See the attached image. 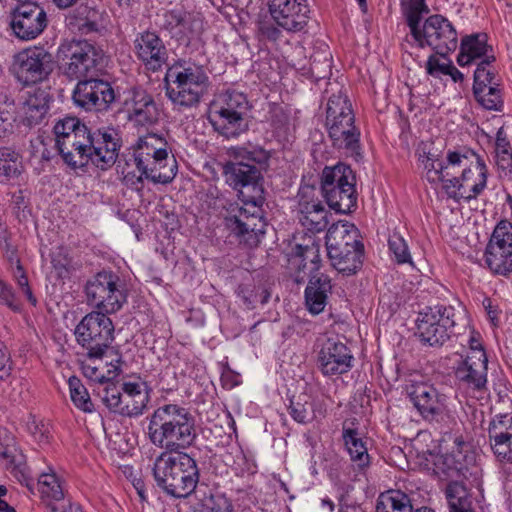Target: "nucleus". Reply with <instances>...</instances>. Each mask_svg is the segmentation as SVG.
Masks as SVG:
<instances>
[{
    "mask_svg": "<svg viewBox=\"0 0 512 512\" xmlns=\"http://www.w3.org/2000/svg\"><path fill=\"white\" fill-rule=\"evenodd\" d=\"M147 435L154 446L164 449L152 468L157 486L175 498L188 497L200 478L196 460L184 452L197 439L196 418L183 406L164 404L149 417Z\"/></svg>",
    "mask_w": 512,
    "mask_h": 512,
    "instance_id": "nucleus-1",
    "label": "nucleus"
},
{
    "mask_svg": "<svg viewBox=\"0 0 512 512\" xmlns=\"http://www.w3.org/2000/svg\"><path fill=\"white\" fill-rule=\"evenodd\" d=\"M53 130L59 154L74 169L92 164L105 171L115 164L122 146L117 129L102 127L92 130L77 117L59 120Z\"/></svg>",
    "mask_w": 512,
    "mask_h": 512,
    "instance_id": "nucleus-2",
    "label": "nucleus"
},
{
    "mask_svg": "<svg viewBox=\"0 0 512 512\" xmlns=\"http://www.w3.org/2000/svg\"><path fill=\"white\" fill-rule=\"evenodd\" d=\"M262 170L254 164L227 162L223 167L226 182L238 190L239 199L250 205L252 210L245 207H235L225 217L226 227L236 241L247 248L257 247L260 235L265 233V223L260 215V206L264 201L262 187Z\"/></svg>",
    "mask_w": 512,
    "mask_h": 512,
    "instance_id": "nucleus-3",
    "label": "nucleus"
},
{
    "mask_svg": "<svg viewBox=\"0 0 512 512\" xmlns=\"http://www.w3.org/2000/svg\"><path fill=\"white\" fill-rule=\"evenodd\" d=\"M326 248L331 264L338 272L352 275L362 267L364 245L354 224L347 221L332 224L326 234Z\"/></svg>",
    "mask_w": 512,
    "mask_h": 512,
    "instance_id": "nucleus-4",
    "label": "nucleus"
},
{
    "mask_svg": "<svg viewBox=\"0 0 512 512\" xmlns=\"http://www.w3.org/2000/svg\"><path fill=\"white\" fill-rule=\"evenodd\" d=\"M447 161L452 167L462 168L460 177H452L443 185L450 197L469 202L482 193L487 184L488 170L484 160L473 150L464 153L451 151Z\"/></svg>",
    "mask_w": 512,
    "mask_h": 512,
    "instance_id": "nucleus-5",
    "label": "nucleus"
},
{
    "mask_svg": "<svg viewBox=\"0 0 512 512\" xmlns=\"http://www.w3.org/2000/svg\"><path fill=\"white\" fill-rule=\"evenodd\" d=\"M166 95L180 109L197 106L207 92L209 78L200 67L172 65L165 76Z\"/></svg>",
    "mask_w": 512,
    "mask_h": 512,
    "instance_id": "nucleus-6",
    "label": "nucleus"
},
{
    "mask_svg": "<svg viewBox=\"0 0 512 512\" xmlns=\"http://www.w3.org/2000/svg\"><path fill=\"white\" fill-rule=\"evenodd\" d=\"M249 109L244 93L228 90L211 104L208 120L219 135L227 139L237 138L248 130Z\"/></svg>",
    "mask_w": 512,
    "mask_h": 512,
    "instance_id": "nucleus-7",
    "label": "nucleus"
},
{
    "mask_svg": "<svg viewBox=\"0 0 512 512\" xmlns=\"http://www.w3.org/2000/svg\"><path fill=\"white\" fill-rule=\"evenodd\" d=\"M114 331L108 313L92 311L76 325L74 335L77 344L86 351L87 358L93 360L106 355L115 339Z\"/></svg>",
    "mask_w": 512,
    "mask_h": 512,
    "instance_id": "nucleus-8",
    "label": "nucleus"
},
{
    "mask_svg": "<svg viewBox=\"0 0 512 512\" xmlns=\"http://www.w3.org/2000/svg\"><path fill=\"white\" fill-rule=\"evenodd\" d=\"M63 74L70 80L98 76L102 69L103 52L86 40H71L59 47Z\"/></svg>",
    "mask_w": 512,
    "mask_h": 512,
    "instance_id": "nucleus-9",
    "label": "nucleus"
},
{
    "mask_svg": "<svg viewBox=\"0 0 512 512\" xmlns=\"http://www.w3.org/2000/svg\"><path fill=\"white\" fill-rule=\"evenodd\" d=\"M87 302L108 314L119 311L127 301L120 277L112 271L102 270L85 285Z\"/></svg>",
    "mask_w": 512,
    "mask_h": 512,
    "instance_id": "nucleus-10",
    "label": "nucleus"
},
{
    "mask_svg": "<svg viewBox=\"0 0 512 512\" xmlns=\"http://www.w3.org/2000/svg\"><path fill=\"white\" fill-rule=\"evenodd\" d=\"M454 309L437 305L419 312L416 320V335L423 344L441 347L450 338L455 326Z\"/></svg>",
    "mask_w": 512,
    "mask_h": 512,
    "instance_id": "nucleus-11",
    "label": "nucleus"
},
{
    "mask_svg": "<svg viewBox=\"0 0 512 512\" xmlns=\"http://www.w3.org/2000/svg\"><path fill=\"white\" fill-rule=\"evenodd\" d=\"M11 70L24 85L46 80L54 70V57L44 47L23 49L14 56Z\"/></svg>",
    "mask_w": 512,
    "mask_h": 512,
    "instance_id": "nucleus-12",
    "label": "nucleus"
},
{
    "mask_svg": "<svg viewBox=\"0 0 512 512\" xmlns=\"http://www.w3.org/2000/svg\"><path fill=\"white\" fill-rule=\"evenodd\" d=\"M407 394L423 420L441 424L450 418L448 396L427 382H413Z\"/></svg>",
    "mask_w": 512,
    "mask_h": 512,
    "instance_id": "nucleus-13",
    "label": "nucleus"
},
{
    "mask_svg": "<svg viewBox=\"0 0 512 512\" xmlns=\"http://www.w3.org/2000/svg\"><path fill=\"white\" fill-rule=\"evenodd\" d=\"M413 38L419 47L428 45L442 57L454 51L458 44L457 31L452 23L440 14L429 16L423 26H419V35Z\"/></svg>",
    "mask_w": 512,
    "mask_h": 512,
    "instance_id": "nucleus-14",
    "label": "nucleus"
},
{
    "mask_svg": "<svg viewBox=\"0 0 512 512\" xmlns=\"http://www.w3.org/2000/svg\"><path fill=\"white\" fill-rule=\"evenodd\" d=\"M72 99L76 106L85 111L102 112L111 108L116 94L110 82L93 76L78 81Z\"/></svg>",
    "mask_w": 512,
    "mask_h": 512,
    "instance_id": "nucleus-15",
    "label": "nucleus"
},
{
    "mask_svg": "<svg viewBox=\"0 0 512 512\" xmlns=\"http://www.w3.org/2000/svg\"><path fill=\"white\" fill-rule=\"evenodd\" d=\"M485 262L487 267L498 275L506 276L512 272V224L500 221L486 246Z\"/></svg>",
    "mask_w": 512,
    "mask_h": 512,
    "instance_id": "nucleus-16",
    "label": "nucleus"
},
{
    "mask_svg": "<svg viewBox=\"0 0 512 512\" xmlns=\"http://www.w3.org/2000/svg\"><path fill=\"white\" fill-rule=\"evenodd\" d=\"M11 12L10 26L21 40L37 38L47 27L48 19L43 7L30 0L18 1Z\"/></svg>",
    "mask_w": 512,
    "mask_h": 512,
    "instance_id": "nucleus-17",
    "label": "nucleus"
},
{
    "mask_svg": "<svg viewBox=\"0 0 512 512\" xmlns=\"http://www.w3.org/2000/svg\"><path fill=\"white\" fill-rule=\"evenodd\" d=\"M123 108L127 120L135 127L148 129L160 120L161 110L154 96L141 87L128 91Z\"/></svg>",
    "mask_w": 512,
    "mask_h": 512,
    "instance_id": "nucleus-18",
    "label": "nucleus"
},
{
    "mask_svg": "<svg viewBox=\"0 0 512 512\" xmlns=\"http://www.w3.org/2000/svg\"><path fill=\"white\" fill-rule=\"evenodd\" d=\"M454 444L450 453L437 455L434 459L433 471L441 480L466 478L469 467L474 464V454L462 437H456Z\"/></svg>",
    "mask_w": 512,
    "mask_h": 512,
    "instance_id": "nucleus-19",
    "label": "nucleus"
},
{
    "mask_svg": "<svg viewBox=\"0 0 512 512\" xmlns=\"http://www.w3.org/2000/svg\"><path fill=\"white\" fill-rule=\"evenodd\" d=\"M268 7L272 18L286 32H301L308 24L306 0H269Z\"/></svg>",
    "mask_w": 512,
    "mask_h": 512,
    "instance_id": "nucleus-20",
    "label": "nucleus"
},
{
    "mask_svg": "<svg viewBox=\"0 0 512 512\" xmlns=\"http://www.w3.org/2000/svg\"><path fill=\"white\" fill-rule=\"evenodd\" d=\"M354 357L346 344L336 338H328L321 345L317 363L325 376L341 375L353 367Z\"/></svg>",
    "mask_w": 512,
    "mask_h": 512,
    "instance_id": "nucleus-21",
    "label": "nucleus"
},
{
    "mask_svg": "<svg viewBox=\"0 0 512 512\" xmlns=\"http://www.w3.org/2000/svg\"><path fill=\"white\" fill-rule=\"evenodd\" d=\"M136 57L148 70L159 71L168 59L163 40L154 31L138 33L133 42Z\"/></svg>",
    "mask_w": 512,
    "mask_h": 512,
    "instance_id": "nucleus-22",
    "label": "nucleus"
},
{
    "mask_svg": "<svg viewBox=\"0 0 512 512\" xmlns=\"http://www.w3.org/2000/svg\"><path fill=\"white\" fill-rule=\"evenodd\" d=\"M487 364V355L482 351H477L476 355H468L455 370V378L459 387L473 391L485 390Z\"/></svg>",
    "mask_w": 512,
    "mask_h": 512,
    "instance_id": "nucleus-23",
    "label": "nucleus"
},
{
    "mask_svg": "<svg viewBox=\"0 0 512 512\" xmlns=\"http://www.w3.org/2000/svg\"><path fill=\"white\" fill-rule=\"evenodd\" d=\"M310 244H297L293 249V255L289 259L290 269H295L296 274L294 280L296 283H303V275L301 272L309 267V274H321L319 272L321 267L320 258V245L315 242L311 237L309 238Z\"/></svg>",
    "mask_w": 512,
    "mask_h": 512,
    "instance_id": "nucleus-24",
    "label": "nucleus"
},
{
    "mask_svg": "<svg viewBox=\"0 0 512 512\" xmlns=\"http://www.w3.org/2000/svg\"><path fill=\"white\" fill-rule=\"evenodd\" d=\"M162 20L161 28L178 41L189 43L195 34L197 19L183 8L166 10Z\"/></svg>",
    "mask_w": 512,
    "mask_h": 512,
    "instance_id": "nucleus-25",
    "label": "nucleus"
},
{
    "mask_svg": "<svg viewBox=\"0 0 512 512\" xmlns=\"http://www.w3.org/2000/svg\"><path fill=\"white\" fill-rule=\"evenodd\" d=\"M331 279L326 274H313L310 276L305 289V302L312 314L321 313L327 303L328 294L331 293Z\"/></svg>",
    "mask_w": 512,
    "mask_h": 512,
    "instance_id": "nucleus-26",
    "label": "nucleus"
},
{
    "mask_svg": "<svg viewBox=\"0 0 512 512\" xmlns=\"http://www.w3.org/2000/svg\"><path fill=\"white\" fill-rule=\"evenodd\" d=\"M342 438L351 461L359 472L364 473L370 466V456L366 442L357 429L346 428L345 426H343Z\"/></svg>",
    "mask_w": 512,
    "mask_h": 512,
    "instance_id": "nucleus-27",
    "label": "nucleus"
},
{
    "mask_svg": "<svg viewBox=\"0 0 512 512\" xmlns=\"http://www.w3.org/2000/svg\"><path fill=\"white\" fill-rule=\"evenodd\" d=\"M492 47L487 44V35L484 33L465 36L461 40L460 53L457 57V63L460 66H466L479 58L491 57L488 51Z\"/></svg>",
    "mask_w": 512,
    "mask_h": 512,
    "instance_id": "nucleus-28",
    "label": "nucleus"
},
{
    "mask_svg": "<svg viewBox=\"0 0 512 512\" xmlns=\"http://www.w3.org/2000/svg\"><path fill=\"white\" fill-rule=\"evenodd\" d=\"M99 12L88 2L81 3L66 17L68 27L82 34L98 30Z\"/></svg>",
    "mask_w": 512,
    "mask_h": 512,
    "instance_id": "nucleus-29",
    "label": "nucleus"
},
{
    "mask_svg": "<svg viewBox=\"0 0 512 512\" xmlns=\"http://www.w3.org/2000/svg\"><path fill=\"white\" fill-rule=\"evenodd\" d=\"M300 222L312 233L324 231L328 226V211L320 201H303L299 202Z\"/></svg>",
    "mask_w": 512,
    "mask_h": 512,
    "instance_id": "nucleus-30",
    "label": "nucleus"
},
{
    "mask_svg": "<svg viewBox=\"0 0 512 512\" xmlns=\"http://www.w3.org/2000/svg\"><path fill=\"white\" fill-rule=\"evenodd\" d=\"M102 400L111 412L121 416L136 417L141 415L145 408V399L134 401L132 405L123 404L122 394L115 384L104 388Z\"/></svg>",
    "mask_w": 512,
    "mask_h": 512,
    "instance_id": "nucleus-31",
    "label": "nucleus"
},
{
    "mask_svg": "<svg viewBox=\"0 0 512 512\" xmlns=\"http://www.w3.org/2000/svg\"><path fill=\"white\" fill-rule=\"evenodd\" d=\"M328 206L336 213L348 214L357 207V193L355 183L331 188V191L322 193Z\"/></svg>",
    "mask_w": 512,
    "mask_h": 512,
    "instance_id": "nucleus-32",
    "label": "nucleus"
},
{
    "mask_svg": "<svg viewBox=\"0 0 512 512\" xmlns=\"http://www.w3.org/2000/svg\"><path fill=\"white\" fill-rule=\"evenodd\" d=\"M355 182V174L350 166L344 163H338L332 167L326 166L321 174V191L324 193L331 191V188L345 187Z\"/></svg>",
    "mask_w": 512,
    "mask_h": 512,
    "instance_id": "nucleus-33",
    "label": "nucleus"
},
{
    "mask_svg": "<svg viewBox=\"0 0 512 512\" xmlns=\"http://www.w3.org/2000/svg\"><path fill=\"white\" fill-rule=\"evenodd\" d=\"M167 149L166 139L156 133H147L139 137L136 144L133 146V159L134 162H143L144 158H153L155 156L163 155V151Z\"/></svg>",
    "mask_w": 512,
    "mask_h": 512,
    "instance_id": "nucleus-34",
    "label": "nucleus"
},
{
    "mask_svg": "<svg viewBox=\"0 0 512 512\" xmlns=\"http://www.w3.org/2000/svg\"><path fill=\"white\" fill-rule=\"evenodd\" d=\"M445 496L450 512H474L471 495L463 482L449 481L445 488Z\"/></svg>",
    "mask_w": 512,
    "mask_h": 512,
    "instance_id": "nucleus-35",
    "label": "nucleus"
},
{
    "mask_svg": "<svg viewBox=\"0 0 512 512\" xmlns=\"http://www.w3.org/2000/svg\"><path fill=\"white\" fill-rule=\"evenodd\" d=\"M414 509L411 497L400 490L381 494L376 504V512H414Z\"/></svg>",
    "mask_w": 512,
    "mask_h": 512,
    "instance_id": "nucleus-36",
    "label": "nucleus"
},
{
    "mask_svg": "<svg viewBox=\"0 0 512 512\" xmlns=\"http://www.w3.org/2000/svg\"><path fill=\"white\" fill-rule=\"evenodd\" d=\"M353 117L355 115L352 105L346 94L339 90L337 94L333 93L329 96L326 107L325 126L347 118L353 119Z\"/></svg>",
    "mask_w": 512,
    "mask_h": 512,
    "instance_id": "nucleus-37",
    "label": "nucleus"
},
{
    "mask_svg": "<svg viewBox=\"0 0 512 512\" xmlns=\"http://www.w3.org/2000/svg\"><path fill=\"white\" fill-rule=\"evenodd\" d=\"M38 488L41 499L47 508L48 502L61 504L64 500V491L60 480L54 472L42 473L35 484Z\"/></svg>",
    "mask_w": 512,
    "mask_h": 512,
    "instance_id": "nucleus-38",
    "label": "nucleus"
},
{
    "mask_svg": "<svg viewBox=\"0 0 512 512\" xmlns=\"http://www.w3.org/2000/svg\"><path fill=\"white\" fill-rule=\"evenodd\" d=\"M233 160L243 164H254L260 169H267L269 166L270 154L262 147H236L231 149Z\"/></svg>",
    "mask_w": 512,
    "mask_h": 512,
    "instance_id": "nucleus-39",
    "label": "nucleus"
},
{
    "mask_svg": "<svg viewBox=\"0 0 512 512\" xmlns=\"http://www.w3.org/2000/svg\"><path fill=\"white\" fill-rule=\"evenodd\" d=\"M289 410L291 417L301 424L312 422L317 417L314 402L304 393L292 397Z\"/></svg>",
    "mask_w": 512,
    "mask_h": 512,
    "instance_id": "nucleus-40",
    "label": "nucleus"
},
{
    "mask_svg": "<svg viewBox=\"0 0 512 512\" xmlns=\"http://www.w3.org/2000/svg\"><path fill=\"white\" fill-rule=\"evenodd\" d=\"M498 428H489V439L493 452L498 461L512 463V433L497 431Z\"/></svg>",
    "mask_w": 512,
    "mask_h": 512,
    "instance_id": "nucleus-41",
    "label": "nucleus"
},
{
    "mask_svg": "<svg viewBox=\"0 0 512 512\" xmlns=\"http://www.w3.org/2000/svg\"><path fill=\"white\" fill-rule=\"evenodd\" d=\"M329 138L334 148L344 150L346 154L356 160L361 157L360 130L356 126H353V129L344 130L340 137L331 136Z\"/></svg>",
    "mask_w": 512,
    "mask_h": 512,
    "instance_id": "nucleus-42",
    "label": "nucleus"
},
{
    "mask_svg": "<svg viewBox=\"0 0 512 512\" xmlns=\"http://www.w3.org/2000/svg\"><path fill=\"white\" fill-rule=\"evenodd\" d=\"M401 9L410 28L411 35L418 36L422 15L429 12L425 0H401Z\"/></svg>",
    "mask_w": 512,
    "mask_h": 512,
    "instance_id": "nucleus-43",
    "label": "nucleus"
},
{
    "mask_svg": "<svg viewBox=\"0 0 512 512\" xmlns=\"http://www.w3.org/2000/svg\"><path fill=\"white\" fill-rule=\"evenodd\" d=\"M494 61L495 57L491 55V57L484 58L477 65L474 72L473 94L479 95L480 92H485L489 86H495V84H497L494 82L495 70L491 66V63Z\"/></svg>",
    "mask_w": 512,
    "mask_h": 512,
    "instance_id": "nucleus-44",
    "label": "nucleus"
},
{
    "mask_svg": "<svg viewBox=\"0 0 512 512\" xmlns=\"http://www.w3.org/2000/svg\"><path fill=\"white\" fill-rule=\"evenodd\" d=\"M123 363L122 357L118 356L117 359L111 360L109 363L110 368L106 374H103L95 366L89 364H82V372L86 378L98 383H105L113 380L122 373L121 365Z\"/></svg>",
    "mask_w": 512,
    "mask_h": 512,
    "instance_id": "nucleus-45",
    "label": "nucleus"
},
{
    "mask_svg": "<svg viewBox=\"0 0 512 512\" xmlns=\"http://www.w3.org/2000/svg\"><path fill=\"white\" fill-rule=\"evenodd\" d=\"M70 396L74 405L85 413H91L94 405L86 387L81 383L80 379L72 376L68 380Z\"/></svg>",
    "mask_w": 512,
    "mask_h": 512,
    "instance_id": "nucleus-46",
    "label": "nucleus"
},
{
    "mask_svg": "<svg viewBox=\"0 0 512 512\" xmlns=\"http://www.w3.org/2000/svg\"><path fill=\"white\" fill-rule=\"evenodd\" d=\"M237 295L249 309L254 308L257 302L265 304L270 297L266 289L256 287L252 283L240 284L237 288Z\"/></svg>",
    "mask_w": 512,
    "mask_h": 512,
    "instance_id": "nucleus-47",
    "label": "nucleus"
},
{
    "mask_svg": "<svg viewBox=\"0 0 512 512\" xmlns=\"http://www.w3.org/2000/svg\"><path fill=\"white\" fill-rule=\"evenodd\" d=\"M156 156L153 158H144L143 162L140 163L139 161L134 162L136 168L139 172H142V175H144L145 179L151 181L154 184H169V178L170 173H163L161 172L156 174V167L157 164Z\"/></svg>",
    "mask_w": 512,
    "mask_h": 512,
    "instance_id": "nucleus-48",
    "label": "nucleus"
},
{
    "mask_svg": "<svg viewBox=\"0 0 512 512\" xmlns=\"http://www.w3.org/2000/svg\"><path fill=\"white\" fill-rule=\"evenodd\" d=\"M420 157L425 158L422 162L424 163L425 169L428 170V174L433 171L437 179L446 184V181L449 179L447 177L452 175V173L448 171L452 166L449 165L448 162L445 165L442 161H439L434 154L427 153L424 149L423 155H420Z\"/></svg>",
    "mask_w": 512,
    "mask_h": 512,
    "instance_id": "nucleus-49",
    "label": "nucleus"
},
{
    "mask_svg": "<svg viewBox=\"0 0 512 512\" xmlns=\"http://www.w3.org/2000/svg\"><path fill=\"white\" fill-rule=\"evenodd\" d=\"M388 245L398 264L412 263L407 243L398 232H393L389 236Z\"/></svg>",
    "mask_w": 512,
    "mask_h": 512,
    "instance_id": "nucleus-50",
    "label": "nucleus"
},
{
    "mask_svg": "<svg viewBox=\"0 0 512 512\" xmlns=\"http://www.w3.org/2000/svg\"><path fill=\"white\" fill-rule=\"evenodd\" d=\"M474 96L485 109L500 111L503 106L501 90L498 84L489 86L485 92H480L479 95L474 94Z\"/></svg>",
    "mask_w": 512,
    "mask_h": 512,
    "instance_id": "nucleus-51",
    "label": "nucleus"
},
{
    "mask_svg": "<svg viewBox=\"0 0 512 512\" xmlns=\"http://www.w3.org/2000/svg\"><path fill=\"white\" fill-rule=\"evenodd\" d=\"M258 34L261 39L277 42L283 37V29L270 15V18L260 19L257 23Z\"/></svg>",
    "mask_w": 512,
    "mask_h": 512,
    "instance_id": "nucleus-52",
    "label": "nucleus"
},
{
    "mask_svg": "<svg viewBox=\"0 0 512 512\" xmlns=\"http://www.w3.org/2000/svg\"><path fill=\"white\" fill-rule=\"evenodd\" d=\"M14 277L17 281V284L19 286V289L22 291V293L26 296L27 300L32 304L36 305L37 299L32 293V290L29 286L28 277L24 271L23 266L20 263V260H17V265L14 270Z\"/></svg>",
    "mask_w": 512,
    "mask_h": 512,
    "instance_id": "nucleus-53",
    "label": "nucleus"
},
{
    "mask_svg": "<svg viewBox=\"0 0 512 512\" xmlns=\"http://www.w3.org/2000/svg\"><path fill=\"white\" fill-rule=\"evenodd\" d=\"M23 124L28 127H34L42 122L48 111L37 106L24 103Z\"/></svg>",
    "mask_w": 512,
    "mask_h": 512,
    "instance_id": "nucleus-54",
    "label": "nucleus"
},
{
    "mask_svg": "<svg viewBox=\"0 0 512 512\" xmlns=\"http://www.w3.org/2000/svg\"><path fill=\"white\" fill-rule=\"evenodd\" d=\"M157 164L156 167V174L161 172L163 173H170L169 183L173 181L177 174V162L175 159H168V152L167 149L163 151V155H157L156 156Z\"/></svg>",
    "mask_w": 512,
    "mask_h": 512,
    "instance_id": "nucleus-55",
    "label": "nucleus"
},
{
    "mask_svg": "<svg viewBox=\"0 0 512 512\" xmlns=\"http://www.w3.org/2000/svg\"><path fill=\"white\" fill-rule=\"evenodd\" d=\"M52 101V96L46 89L37 88L33 91V93L29 94L26 99V104H31L37 106L38 108L49 110L50 102Z\"/></svg>",
    "mask_w": 512,
    "mask_h": 512,
    "instance_id": "nucleus-56",
    "label": "nucleus"
},
{
    "mask_svg": "<svg viewBox=\"0 0 512 512\" xmlns=\"http://www.w3.org/2000/svg\"><path fill=\"white\" fill-rule=\"evenodd\" d=\"M11 473L22 485H25L29 491L33 492L36 483L30 476L28 468L25 464H14Z\"/></svg>",
    "mask_w": 512,
    "mask_h": 512,
    "instance_id": "nucleus-57",
    "label": "nucleus"
},
{
    "mask_svg": "<svg viewBox=\"0 0 512 512\" xmlns=\"http://www.w3.org/2000/svg\"><path fill=\"white\" fill-rule=\"evenodd\" d=\"M11 202L17 218L20 220L21 217L26 218V210L28 209L29 201L26 198L25 192L23 190H18L17 192L13 193Z\"/></svg>",
    "mask_w": 512,
    "mask_h": 512,
    "instance_id": "nucleus-58",
    "label": "nucleus"
},
{
    "mask_svg": "<svg viewBox=\"0 0 512 512\" xmlns=\"http://www.w3.org/2000/svg\"><path fill=\"white\" fill-rule=\"evenodd\" d=\"M496 164L501 171V176L512 179V151L503 150L496 154Z\"/></svg>",
    "mask_w": 512,
    "mask_h": 512,
    "instance_id": "nucleus-59",
    "label": "nucleus"
},
{
    "mask_svg": "<svg viewBox=\"0 0 512 512\" xmlns=\"http://www.w3.org/2000/svg\"><path fill=\"white\" fill-rule=\"evenodd\" d=\"M450 65L451 62L442 63L436 56L432 55L427 60L426 70L429 75L438 77L440 74L447 75Z\"/></svg>",
    "mask_w": 512,
    "mask_h": 512,
    "instance_id": "nucleus-60",
    "label": "nucleus"
},
{
    "mask_svg": "<svg viewBox=\"0 0 512 512\" xmlns=\"http://www.w3.org/2000/svg\"><path fill=\"white\" fill-rule=\"evenodd\" d=\"M123 174V182L124 184L133 190L141 191L144 187L142 172L140 174H136L135 171L126 170L125 168L122 171Z\"/></svg>",
    "mask_w": 512,
    "mask_h": 512,
    "instance_id": "nucleus-61",
    "label": "nucleus"
},
{
    "mask_svg": "<svg viewBox=\"0 0 512 512\" xmlns=\"http://www.w3.org/2000/svg\"><path fill=\"white\" fill-rule=\"evenodd\" d=\"M12 371V361L6 346L0 342V380L6 379Z\"/></svg>",
    "mask_w": 512,
    "mask_h": 512,
    "instance_id": "nucleus-62",
    "label": "nucleus"
},
{
    "mask_svg": "<svg viewBox=\"0 0 512 512\" xmlns=\"http://www.w3.org/2000/svg\"><path fill=\"white\" fill-rule=\"evenodd\" d=\"M353 126H355V117L353 119H344L343 121H338L331 123V125L325 126L328 132V136H337L340 137L344 130L347 129H353Z\"/></svg>",
    "mask_w": 512,
    "mask_h": 512,
    "instance_id": "nucleus-63",
    "label": "nucleus"
},
{
    "mask_svg": "<svg viewBox=\"0 0 512 512\" xmlns=\"http://www.w3.org/2000/svg\"><path fill=\"white\" fill-rule=\"evenodd\" d=\"M489 428H498V431L503 433H512V415L505 413L497 416V419H493V421L490 423Z\"/></svg>",
    "mask_w": 512,
    "mask_h": 512,
    "instance_id": "nucleus-64",
    "label": "nucleus"
}]
</instances>
